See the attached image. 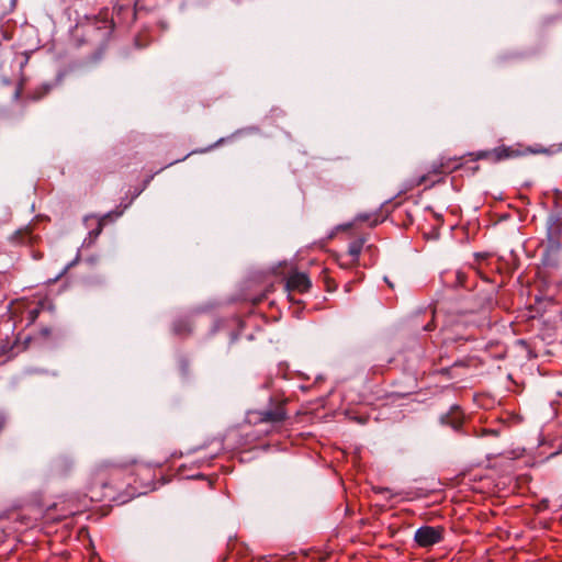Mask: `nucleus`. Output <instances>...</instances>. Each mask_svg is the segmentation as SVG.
<instances>
[{
	"label": "nucleus",
	"mask_w": 562,
	"mask_h": 562,
	"mask_svg": "<svg viewBox=\"0 0 562 562\" xmlns=\"http://www.w3.org/2000/svg\"><path fill=\"white\" fill-rule=\"evenodd\" d=\"M562 235V220L557 214H550L547 220L546 255L559 251L560 237Z\"/></svg>",
	"instance_id": "obj_2"
},
{
	"label": "nucleus",
	"mask_w": 562,
	"mask_h": 562,
	"mask_svg": "<svg viewBox=\"0 0 562 562\" xmlns=\"http://www.w3.org/2000/svg\"><path fill=\"white\" fill-rule=\"evenodd\" d=\"M431 175H434V176L446 175L445 170L441 167L440 158L430 166V168L426 175H424L419 178L417 184L425 183L428 180L429 176H431Z\"/></svg>",
	"instance_id": "obj_10"
},
{
	"label": "nucleus",
	"mask_w": 562,
	"mask_h": 562,
	"mask_svg": "<svg viewBox=\"0 0 562 562\" xmlns=\"http://www.w3.org/2000/svg\"><path fill=\"white\" fill-rule=\"evenodd\" d=\"M374 492L378 493V494H389L390 490L386 488V487H375Z\"/></svg>",
	"instance_id": "obj_15"
},
{
	"label": "nucleus",
	"mask_w": 562,
	"mask_h": 562,
	"mask_svg": "<svg viewBox=\"0 0 562 562\" xmlns=\"http://www.w3.org/2000/svg\"><path fill=\"white\" fill-rule=\"evenodd\" d=\"M50 333H52V330L48 327H44V328L41 329V335L43 337H48L50 335Z\"/></svg>",
	"instance_id": "obj_16"
},
{
	"label": "nucleus",
	"mask_w": 562,
	"mask_h": 562,
	"mask_svg": "<svg viewBox=\"0 0 562 562\" xmlns=\"http://www.w3.org/2000/svg\"><path fill=\"white\" fill-rule=\"evenodd\" d=\"M322 277H323V280H324L325 284H326V289H327V291H333V290H335V289H336V284H335V282L329 278L327 269H324V270L322 271Z\"/></svg>",
	"instance_id": "obj_12"
},
{
	"label": "nucleus",
	"mask_w": 562,
	"mask_h": 562,
	"mask_svg": "<svg viewBox=\"0 0 562 562\" xmlns=\"http://www.w3.org/2000/svg\"><path fill=\"white\" fill-rule=\"evenodd\" d=\"M432 328H434V327H432V325H431V324H428V325H426V326H425V329H426V330H432Z\"/></svg>",
	"instance_id": "obj_18"
},
{
	"label": "nucleus",
	"mask_w": 562,
	"mask_h": 562,
	"mask_svg": "<svg viewBox=\"0 0 562 562\" xmlns=\"http://www.w3.org/2000/svg\"><path fill=\"white\" fill-rule=\"evenodd\" d=\"M189 155H187L183 159H177L175 162H180L181 160H184Z\"/></svg>",
	"instance_id": "obj_19"
},
{
	"label": "nucleus",
	"mask_w": 562,
	"mask_h": 562,
	"mask_svg": "<svg viewBox=\"0 0 562 562\" xmlns=\"http://www.w3.org/2000/svg\"><path fill=\"white\" fill-rule=\"evenodd\" d=\"M376 223H378V221H376V220H374V221L371 223V226L376 225Z\"/></svg>",
	"instance_id": "obj_20"
},
{
	"label": "nucleus",
	"mask_w": 562,
	"mask_h": 562,
	"mask_svg": "<svg viewBox=\"0 0 562 562\" xmlns=\"http://www.w3.org/2000/svg\"><path fill=\"white\" fill-rule=\"evenodd\" d=\"M128 463H106L102 462L98 464L93 472L91 484L93 486L101 487H120L119 479L122 475L124 469H126Z\"/></svg>",
	"instance_id": "obj_1"
},
{
	"label": "nucleus",
	"mask_w": 562,
	"mask_h": 562,
	"mask_svg": "<svg viewBox=\"0 0 562 562\" xmlns=\"http://www.w3.org/2000/svg\"><path fill=\"white\" fill-rule=\"evenodd\" d=\"M312 281L304 272L294 271L286 278L285 288L289 292L306 293L310 291Z\"/></svg>",
	"instance_id": "obj_6"
},
{
	"label": "nucleus",
	"mask_w": 562,
	"mask_h": 562,
	"mask_svg": "<svg viewBox=\"0 0 562 562\" xmlns=\"http://www.w3.org/2000/svg\"><path fill=\"white\" fill-rule=\"evenodd\" d=\"M445 529L440 526H423L415 531L414 540L420 548H430L443 540Z\"/></svg>",
	"instance_id": "obj_4"
},
{
	"label": "nucleus",
	"mask_w": 562,
	"mask_h": 562,
	"mask_svg": "<svg viewBox=\"0 0 562 562\" xmlns=\"http://www.w3.org/2000/svg\"><path fill=\"white\" fill-rule=\"evenodd\" d=\"M40 314V310L38 308H34L30 312V316H31V321L34 322L36 319V317L38 316Z\"/></svg>",
	"instance_id": "obj_14"
},
{
	"label": "nucleus",
	"mask_w": 562,
	"mask_h": 562,
	"mask_svg": "<svg viewBox=\"0 0 562 562\" xmlns=\"http://www.w3.org/2000/svg\"><path fill=\"white\" fill-rule=\"evenodd\" d=\"M522 155V151L514 146H498L491 150H481L476 154H469V156L473 157L474 160L486 159L493 162H498L501 160L516 158Z\"/></svg>",
	"instance_id": "obj_3"
},
{
	"label": "nucleus",
	"mask_w": 562,
	"mask_h": 562,
	"mask_svg": "<svg viewBox=\"0 0 562 562\" xmlns=\"http://www.w3.org/2000/svg\"><path fill=\"white\" fill-rule=\"evenodd\" d=\"M363 245H364L363 238H357L349 244L348 254L351 257L352 263H356L358 261V257L363 248Z\"/></svg>",
	"instance_id": "obj_9"
},
{
	"label": "nucleus",
	"mask_w": 562,
	"mask_h": 562,
	"mask_svg": "<svg viewBox=\"0 0 562 562\" xmlns=\"http://www.w3.org/2000/svg\"><path fill=\"white\" fill-rule=\"evenodd\" d=\"M284 405V401L271 402L267 408L256 413L257 420L273 425L283 423L288 417Z\"/></svg>",
	"instance_id": "obj_5"
},
{
	"label": "nucleus",
	"mask_w": 562,
	"mask_h": 562,
	"mask_svg": "<svg viewBox=\"0 0 562 562\" xmlns=\"http://www.w3.org/2000/svg\"><path fill=\"white\" fill-rule=\"evenodd\" d=\"M322 277H323V280H324L325 284H326V289H327V291H333V290H335V289H336V284H335V282L329 278L327 269H324V270L322 271Z\"/></svg>",
	"instance_id": "obj_13"
},
{
	"label": "nucleus",
	"mask_w": 562,
	"mask_h": 562,
	"mask_svg": "<svg viewBox=\"0 0 562 562\" xmlns=\"http://www.w3.org/2000/svg\"><path fill=\"white\" fill-rule=\"evenodd\" d=\"M322 277H323V280H324L325 284H326V289H327V291H333V290H335V289H336V284H335V282L329 278L327 269H324V270L322 271Z\"/></svg>",
	"instance_id": "obj_11"
},
{
	"label": "nucleus",
	"mask_w": 562,
	"mask_h": 562,
	"mask_svg": "<svg viewBox=\"0 0 562 562\" xmlns=\"http://www.w3.org/2000/svg\"><path fill=\"white\" fill-rule=\"evenodd\" d=\"M357 220L360 221V222H364V221H368L369 220V216L368 215H364V214H359L357 216Z\"/></svg>",
	"instance_id": "obj_17"
},
{
	"label": "nucleus",
	"mask_w": 562,
	"mask_h": 562,
	"mask_svg": "<svg viewBox=\"0 0 562 562\" xmlns=\"http://www.w3.org/2000/svg\"><path fill=\"white\" fill-rule=\"evenodd\" d=\"M462 158L463 157H440L441 167L445 170L446 175L460 169L462 166Z\"/></svg>",
	"instance_id": "obj_8"
},
{
	"label": "nucleus",
	"mask_w": 562,
	"mask_h": 562,
	"mask_svg": "<svg viewBox=\"0 0 562 562\" xmlns=\"http://www.w3.org/2000/svg\"><path fill=\"white\" fill-rule=\"evenodd\" d=\"M121 215H122V212H109V213L104 214L101 217H98V216H94V215L86 216L85 217L86 225L88 227L94 226V228H92L89 232L90 238L91 239H95L101 234V232L103 229V226L105 225V223L108 221H111L113 218H117Z\"/></svg>",
	"instance_id": "obj_7"
}]
</instances>
